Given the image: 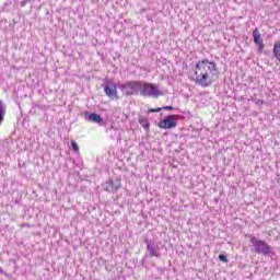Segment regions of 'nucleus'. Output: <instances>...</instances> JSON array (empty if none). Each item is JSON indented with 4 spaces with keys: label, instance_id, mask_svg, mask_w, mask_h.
<instances>
[{
    "label": "nucleus",
    "instance_id": "1",
    "mask_svg": "<svg viewBox=\"0 0 280 280\" xmlns=\"http://www.w3.org/2000/svg\"><path fill=\"white\" fill-rule=\"evenodd\" d=\"M195 84L202 86V89H207V86H211V78H209V71L212 74L218 73V66L213 61H209V59L199 60L195 66Z\"/></svg>",
    "mask_w": 280,
    "mask_h": 280
},
{
    "label": "nucleus",
    "instance_id": "2",
    "mask_svg": "<svg viewBox=\"0 0 280 280\" xmlns=\"http://www.w3.org/2000/svg\"><path fill=\"white\" fill-rule=\"evenodd\" d=\"M249 242L254 248L256 255H262L264 257H272L275 253L272 252V246L268 242L257 238L256 236L250 235Z\"/></svg>",
    "mask_w": 280,
    "mask_h": 280
},
{
    "label": "nucleus",
    "instance_id": "3",
    "mask_svg": "<svg viewBox=\"0 0 280 280\" xmlns=\"http://www.w3.org/2000/svg\"><path fill=\"white\" fill-rule=\"evenodd\" d=\"M140 95L142 97H153L154 100L163 95L161 89L155 83L140 81Z\"/></svg>",
    "mask_w": 280,
    "mask_h": 280
},
{
    "label": "nucleus",
    "instance_id": "4",
    "mask_svg": "<svg viewBox=\"0 0 280 280\" xmlns=\"http://www.w3.org/2000/svg\"><path fill=\"white\" fill-rule=\"evenodd\" d=\"M141 81H128L118 85L121 94L125 97H132V95H140Z\"/></svg>",
    "mask_w": 280,
    "mask_h": 280
},
{
    "label": "nucleus",
    "instance_id": "5",
    "mask_svg": "<svg viewBox=\"0 0 280 280\" xmlns=\"http://www.w3.org/2000/svg\"><path fill=\"white\" fill-rule=\"evenodd\" d=\"M144 244H147L149 257H161V247L159 246V243L152 240H145Z\"/></svg>",
    "mask_w": 280,
    "mask_h": 280
},
{
    "label": "nucleus",
    "instance_id": "6",
    "mask_svg": "<svg viewBox=\"0 0 280 280\" xmlns=\"http://www.w3.org/2000/svg\"><path fill=\"white\" fill-rule=\"evenodd\" d=\"M177 124L178 122L176 121L175 116L170 115L166 118L162 119L158 126H159V128H162L163 130H170L172 128H176Z\"/></svg>",
    "mask_w": 280,
    "mask_h": 280
},
{
    "label": "nucleus",
    "instance_id": "7",
    "mask_svg": "<svg viewBox=\"0 0 280 280\" xmlns=\"http://www.w3.org/2000/svg\"><path fill=\"white\" fill-rule=\"evenodd\" d=\"M103 89L107 97L109 100H119V95L117 94V85L115 84H103Z\"/></svg>",
    "mask_w": 280,
    "mask_h": 280
},
{
    "label": "nucleus",
    "instance_id": "8",
    "mask_svg": "<svg viewBox=\"0 0 280 280\" xmlns=\"http://www.w3.org/2000/svg\"><path fill=\"white\" fill-rule=\"evenodd\" d=\"M83 115H84L85 121H91L93 124H100V126H102V124H104V118H102V116H100L98 114L91 113V112H84Z\"/></svg>",
    "mask_w": 280,
    "mask_h": 280
},
{
    "label": "nucleus",
    "instance_id": "9",
    "mask_svg": "<svg viewBox=\"0 0 280 280\" xmlns=\"http://www.w3.org/2000/svg\"><path fill=\"white\" fill-rule=\"evenodd\" d=\"M121 187V182L119 179L116 180H109L105 184V189L109 194H115V191L119 190Z\"/></svg>",
    "mask_w": 280,
    "mask_h": 280
},
{
    "label": "nucleus",
    "instance_id": "10",
    "mask_svg": "<svg viewBox=\"0 0 280 280\" xmlns=\"http://www.w3.org/2000/svg\"><path fill=\"white\" fill-rule=\"evenodd\" d=\"M253 38H254L255 45L258 46V49L260 51H264L265 45H264V39L261 38V33H259V28H255L253 31Z\"/></svg>",
    "mask_w": 280,
    "mask_h": 280
},
{
    "label": "nucleus",
    "instance_id": "11",
    "mask_svg": "<svg viewBox=\"0 0 280 280\" xmlns=\"http://www.w3.org/2000/svg\"><path fill=\"white\" fill-rule=\"evenodd\" d=\"M5 113H8V107L5 106V103L0 100V126L5 121Z\"/></svg>",
    "mask_w": 280,
    "mask_h": 280
},
{
    "label": "nucleus",
    "instance_id": "12",
    "mask_svg": "<svg viewBox=\"0 0 280 280\" xmlns=\"http://www.w3.org/2000/svg\"><path fill=\"white\" fill-rule=\"evenodd\" d=\"M138 121L140 124V126H142V128H144V130H150V122L148 121V118L143 117V116H139Z\"/></svg>",
    "mask_w": 280,
    "mask_h": 280
},
{
    "label": "nucleus",
    "instance_id": "13",
    "mask_svg": "<svg viewBox=\"0 0 280 280\" xmlns=\"http://www.w3.org/2000/svg\"><path fill=\"white\" fill-rule=\"evenodd\" d=\"M272 54H273L276 60H278V62H280V42L275 43Z\"/></svg>",
    "mask_w": 280,
    "mask_h": 280
},
{
    "label": "nucleus",
    "instance_id": "14",
    "mask_svg": "<svg viewBox=\"0 0 280 280\" xmlns=\"http://www.w3.org/2000/svg\"><path fill=\"white\" fill-rule=\"evenodd\" d=\"M71 147L74 152H80V147H78V142L74 140L71 141Z\"/></svg>",
    "mask_w": 280,
    "mask_h": 280
},
{
    "label": "nucleus",
    "instance_id": "15",
    "mask_svg": "<svg viewBox=\"0 0 280 280\" xmlns=\"http://www.w3.org/2000/svg\"><path fill=\"white\" fill-rule=\"evenodd\" d=\"M219 259L223 261V264H229V258L224 254H220Z\"/></svg>",
    "mask_w": 280,
    "mask_h": 280
},
{
    "label": "nucleus",
    "instance_id": "16",
    "mask_svg": "<svg viewBox=\"0 0 280 280\" xmlns=\"http://www.w3.org/2000/svg\"><path fill=\"white\" fill-rule=\"evenodd\" d=\"M161 110H163V107L150 108L149 113H161Z\"/></svg>",
    "mask_w": 280,
    "mask_h": 280
},
{
    "label": "nucleus",
    "instance_id": "17",
    "mask_svg": "<svg viewBox=\"0 0 280 280\" xmlns=\"http://www.w3.org/2000/svg\"><path fill=\"white\" fill-rule=\"evenodd\" d=\"M162 110H174V107H172V106H164V107H162Z\"/></svg>",
    "mask_w": 280,
    "mask_h": 280
},
{
    "label": "nucleus",
    "instance_id": "18",
    "mask_svg": "<svg viewBox=\"0 0 280 280\" xmlns=\"http://www.w3.org/2000/svg\"><path fill=\"white\" fill-rule=\"evenodd\" d=\"M30 0H24V1H22L21 2V8H25V5H27V2H28Z\"/></svg>",
    "mask_w": 280,
    "mask_h": 280
},
{
    "label": "nucleus",
    "instance_id": "19",
    "mask_svg": "<svg viewBox=\"0 0 280 280\" xmlns=\"http://www.w3.org/2000/svg\"><path fill=\"white\" fill-rule=\"evenodd\" d=\"M257 104H264V101L258 100V101H257Z\"/></svg>",
    "mask_w": 280,
    "mask_h": 280
},
{
    "label": "nucleus",
    "instance_id": "20",
    "mask_svg": "<svg viewBox=\"0 0 280 280\" xmlns=\"http://www.w3.org/2000/svg\"><path fill=\"white\" fill-rule=\"evenodd\" d=\"M0 275H3V269L0 268Z\"/></svg>",
    "mask_w": 280,
    "mask_h": 280
}]
</instances>
